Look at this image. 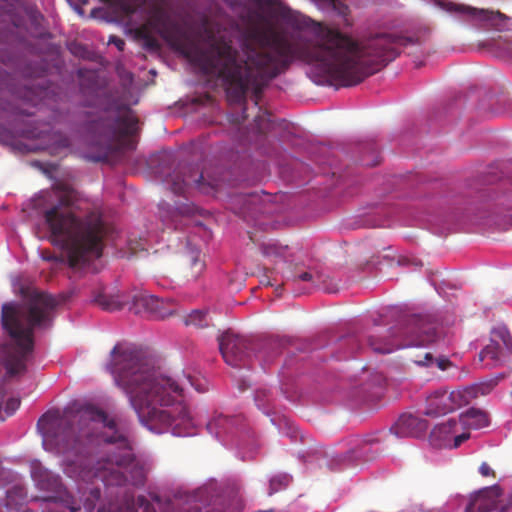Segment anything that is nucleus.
<instances>
[{"label": "nucleus", "instance_id": "1", "mask_svg": "<svg viewBox=\"0 0 512 512\" xmlns=\"http://www.w3.org/2000/svg\"><path fill=\"white\" fill-rule=\"evenodd\" d=\"M261 1L272 7L273 16L293 32L287 33L263 19L244 38L241 51L223 38H212L205 49L189 46L183 51L205 75L222 81L228 99L234 103L244 104L251 92L258 106L263 89L295 59L314 65L340 86L352 87L395 60L402 47L415 43L412 38L389 33L354 39L279 0Z\"/></svg>", "mask_w": 512, "mask_h": 512}, {"label": "nucleus", "instance_id": "2", "mask_svg": "<svg viewBox=\"0 0 512 512\" xmlns=\"http://www.w3.org/2000/svg\"><path fill=\"white\" fill-rule=\"evenodd\" d=\"M37 425L44 444L62 456L64 472L83 482L78 484L77 500L64 488L58 475L34 461L31 476L40 490L50 493L44 501L58 503L70 512H78L81 507L94 512L101 490L93 480L108 486L143 482L142 470L138 469L126 436L103 410L86 405L63 415L46 413Z\"/></svg>", "mask_w": 512, "mask_h": 512}, {"label": "nucleus", "instance_id": "3", "mask_svg": "<svg viewBox=\"0 0 512 512\" xmlns=\"http://www.w3.org/2000/svg\"><path fill=\"white\" fill-rule=\"evenodd\" d=\"M110 356L108 369L145 427L157 434H190L194 423L185 404L186 385L198 392H204V387L191 376L181 383L162 374L152 358L126 343L116 344Z\"/></svg>", "mask_w": 512, "mask_h": 512}, {"label": "nucleus", "instance_id": "4", "mask_svg": "<svg viewBox=\"0 0 512 512\" xmlns=\"http://www.w3.org/2000/svg\"><path fill=\"white\" fill-rule=\"evenodd\" d=\"M53 195L56 202L43 213L50 241L64 250L72 269H82L102 256L104 240L112 228L101 211L91 209L73 188L57 184Z\"/></svg>", "mask_w": 512, "mask_h": 512}, {"label": "nucleus", "instance_id": "5", "mask_svg": "<svg viewBox=\"0 0 512 512\" xmlns=\"http://www.w3.org/2000/svg\"><path fill=\"white\" fill-rule=\"evenodd\" d=\"M59 301L50 294L37 293L27 307L5 304L2 307V326L11 338L2 346L1 356L9 378L22 375L34 349V329L45 327L51 321Z\"/></svg>", "mask_w": 512, "mask_h": 512}, {"label": "nucleus", "instance_id": "6", "mask_svg": "<svg viewBox=\"0 0 512 512\" xmlns=\"http://www.w3.org/2000/svg\"><path fill=\"white\" fill-rule=\"evenodd\" d=\"M385 336L371 334L368 345L373 351L389 354L396 349L430 344L440 337L438 325L429 315H404L399 328H390Z\"/></svg>", "mask_w": 512, "mask_h": 512}, {"label": "nucleus", "instance_id": "7", "mask_svg": "<svg viewBox=\"0 0 512 512\" xmlns=\"http://www.w3.org/2000/svg\"><path fill=\"white\" fill-rule=\"evenodd\" d=\"M137 125L138 119L133 111L127 106H119L91 123L89 130L93 144L100 147L106 157L112 151L129 147L127 137L137 132Z\"/></svg>", "mask_w": 512, "mask_h": 512}, {"label": "nucleus", "instance_id": "8", "mask_svg": "<svg viewBox=\"0 0 512 512\" xmlns=\"http://www.w3.org/2000/svg\"><path fill=\"white\" fill-rule=\"evenodd\" d=\"M152 30L163 39L172 41L178 31V25L164 7L156 5L151 9L148 21L136 29V36L143 41L147 50L158 51L161 45L152 34Z\"/></svg>", "mask_w": 512, "mask_h": 512}, {"label": "nucleus", "instance_id": "9", "mask_svg": "<svg viewBox=\"0 0 512 512\" xmlns=\"http://www.w3.org/2000/svg\"><path fill=\"white\" fill-rule=\"evenodd\" d=\"M171 191L177 195H185L192 187L204 194L217 190L219 180L211 178L206 180L203 173L198 175V168L193 165L180 164L166 179Z\"/></svg>", "mask_w": 512, "mask_h": 512}, {"label": "nucleus", "instance_id": "10", "mask_svg": "<svg viewBox=\"0 0 512 512\" xmlns=\"http://www.w3.org/2000/svg\"><path fill=\"white\" fill-rule=\"evenodd\" d=\"M219 350L224 361L233 367H240L251 357L252 346L249 340L227 331L218 337Z\"/></svg>", "mask_w": 512, "mask_h": 512}, {"label": "nucleus", "instance_id": "11", "mask_svg": "<svg viewBox=\"0 0 512 512\" xmlns=\"http://www.w3.org/2000/svg\"><path fill=\"white\" fill-rule=\"evenodd\" d=\"M441 7L452 14L467 17L480 22L486 27L501 30L506 26L508 17L499 11L486 9H477L468 5L458 4L454 2H443Z\"/></svg>", "mask_w": 512, "mask_h": 512}, {"label": "nucleus", "instance_id": "12", "mask_svg": "<svg viewBox=\"0 0 512 512\" xmlns=\"http://www.w3.org/2000/svg\"><path fill=\"white\" fill-rule=\"evenodd\" d=\"M512 352V336L505 326L492 330L490 343L479 353L480 361H487L486 366L495 367Z\"/></svg>", "mask_w": 512, "mask_h": 512}, {"label": "nucleus", "instance_id": "13", "mask_svg": "<svg viewBox=\"0 0 512 512\" xmlns=\"http://www.w3.org/2000/svg\"><path fill=\"white\" fill-rule=\"evenodd\" d=\"M462 406H465V400L461 390L448 392L445 389H439L427 397L425 415L439 417Z\"/></svg>", "mask_w": 512, "mask_h": 512}, {"label": "nucleus", "instance_id": "14", "mask_svg": "<svg viewBox=\"0 0 512 512\" xmlns=\"http://www.w3.org/2000/svg\"><path fill=\"white\" fill-rule=\"evenodd\" d=\"M501 488L498 485L483 488L471 496L466 512H490L493 510L506 512L508 507L500 505Z\"/></svg>", "mask_w": 512, "mask_h": 512}, {"label": "nucleus", "instance_id": "15", "mask_svg": "<svg viewBox=\"0 0 512 512\" xmlns=\"http://www.w3.org/2000/svg\"><path fill=\"white\" fill-rule=\"evenodd\" d=\"M133 309L135 313H147L157 319H164L173 313L171 307H166L165 300L146 293L133 297Z\"/></svg>", "mask_w": 512, "mask_h": 512}, {"label": "nucleus", "instance_id": "16", "mask_svg": "<svg viewBox=\"0 0 512 512\" xmlns=\"http://www.w3.org/2000/svg\"><path fill=\"white\" fill-rule=\"evenodd\" d=\"M427 429V420L413 414H402L390 430L397 437H420Z\"/></svg>", "mask_w": 512, "mask_h": 512}, {"label": "nucleus", "instance_id": "17", "mask_svg": "<svg viewBox=\"0 0 512 512\" xmlns=\"http://www.w3.org/2000/svg\"><path fill=\"white\" fill-rule=\"evenodd\" d=\"M458 421L449 419L433 428L430 433V444L437 448H447L452 442V436L457 432Z\"/></svg>", "mask_w": 512, "mask_h": 512}, {"label": "nucleus", "instance_id": "18", "mask_svg": "<svg viewBox=\"0 0 512 512\" xmlns=\"http://www.w3.org/2000/svg\"><path fill=\"white\" fill-rule=\"evenodd\" d=\"M183 265L185 276L190 279H197L205 269L201 251L196 248L189 249L184 255Z\"/></svg>", "mask_w": 512, "mask_h": 512}, {"label": "nucleus", "instance_id": "19", "mask_svg": "<svg viewBox=\"0 0 512 512\" xmlns=\"http://www.w3.org/2000/svg\"><path fill=\"white\" fill-rule=\"evenodd\" d=\"M496 385V380H489L462 389L461 393L465 400V405H468L473 399L479 396L488 395L489 393H491V391L495 388Z\"/></svg>", "mask_w": 512, "mask_h": 512}, {"label": "nucleus", "instance_id": "20", "mask_svg": "<svg viewBox=\"0 0 512 512\" xmlns=\"http://www.w3.org/2000/svg\"><path fill=\"white\" fill-rule=\"evenodd\" d=\"M460 423L469 428L479 429L488 425V416L485 412L471 408L460 415Z\"/></svg>", "mask_w": 512, "mask_h": 512}, {"label": "nucleus", "instance_id": "21", "mask_svg": "<svg viewBox=\"0 0 512 512\" xmlns=\"http://www.w3.org/2000/svg\"><path fill=\"white\" fill-rule=\"evenodd\" d=\"M295 281H305V282H313L315 284H321L323 289L328 293H335L338 291V287L335 283L332 282L328 276H323L322 274H312L310 272H303L294 278Z\"/></svg>", "mask_w": 512, "mask_h": 512}, {"label": "nucleus", "instance_id": "22", "mask_svg": "<svg viewBox=\"0 0 512 512\" xmlns=\"http://www.w3.org/2000/svg\"><path fill=\"white\" fill-rule=\"evenodd\" d=\"M94 302L106 311L121 310L126 303L125 301L120 300L119 296L108 295L105 293L97 294L94 297Z\"/></svg>", "mask_w": 512, "mask_h": 512}, {"label": "nucleus", "instance_id": "23", "mask_svg": "<svg viewBox=\"0 0 512 512\" xmlns=\"http://www.w3.org/2000/svg\"><path fill=\"white\" fill-rule=\"evenodd\" d=\"M287 246L278 245L275 242H265L261 245V251L264 257L269 259H283L285 257Z\"/></svg>", "mask_w": 512, "mask_h": 512}, {"label": "nucleus", "instance_id": "24", "mask_svg": "<svg viewBox=\"0 0 512 512\" xmlns=\"http://www.w3.org/2000/svg\"><path fill=\"white\" fill-rule=\"evenodd\" d=\"M291 480V476L286 473L274 475L269 481L268 495L272 496L279 491L285 490L289 486Z\"/></svg>", "mask_w": 512, "mask_h": 512}, {"label": "nucleus", "instance_id": "25", "mask_svg": "<svg viewBox=\"0 0 512 512\" xmlns=\"http://www.w3.org/2000/svg\"><path fill=\"white\" fill-rule=\"evenodd\" d=\"M235 201L241 204V208L238 213L242 215L248 214L252 210H256L260 198L257 194L239 195L235 198Z\"/></svg>", "mask_w": 512, "mask_h": 512}, {"label": "nucleus", "instance_id": "26", "mask_svg": "<svg viewBox=\"0 0 512 512\" xmlns=\"http://www.w3.org/2000/svg\"><path fill=\"white\" fill-rule=\"evenodd\" d=\"M231 422L232 419L218 415L207 423L206 428L210 434L219 437L222 431H225Z\"/></svg>", "mask_w": 512, "mask_h": 512}, {"label": "nucleus", "instance_id": "27", "mask_svg": "<svg viewBox=\"0 0 512 512\" xmlns=\"http://www.w3.org/2000/svg\"><path fill=\"white\" fill-rule=\"evenodd\" d=\"M415 363L421 366H432L435 364L442 371L447 370L452 365L451 361L447 358L435 359L430 352H426L422 359H416Z\"/></svg>", "mask_w": 512, "mask_h": 512}, {"label": "nucleus", "instance_id": "28", "mask_svg": "<svg viewBox=\"0 0 512 512\" xmlns=\"http://www.w3.org/2000/svg\"><path fill=\"white\" fill-rule=\"evenodd\" d=\"M4 402V392L0 386V421H4L6 417L13 415L20 407L21 401L19 398H9L5 403L4 413L2 411V405Z\"/></svg>", "mask_w": 512, "mask_h": 512}, {"label": "nucleus", "instance_id": "29", "mask_svg": "<svg viewBox=\"0 0 512 512\" xmlns=\"http://www.w3.org/2000/svg\"><path fill=\"white\" fill-rule=\"evenodd\" d=\"M137 507V498L126 495L115 508L110 507L109 512H138Z\"/></svg>", "mask_w": 512, "mask_h": 512}, {"label": "nucleus", "instance_id": "30", "mask_svg": "<svg viewBox=\"0 0 512 512\" xmlns=\"http://www.w3.org/2000/svg\"><path fill=\"white\" fill-rule=\"evenodd\" d=\"M207 317L208 315L206 312L195 310L186 317L185 323L199 328L207 327L209 325Z\"/></svg>", "mask_w": 512, "mask_h": 512}, {"label": "nucleus", "instance_id": "31", "mask_svg": "<svg viewBox=\"0 0 512 512\" xmlns=\"http://www.w3.org/2000/svg\"><path fill=\"white\" fill-rule=\"evenodd\" d=\"M255 124L259 133L265 134L272 127V120L270 113L264 111L255 117Z\"/></svg>", "mask_w": 512, "mask_h": 512}, {"label": "nucleus", "instance_id": "32", "mask_svg": "<svg viewBox=\"0 0 512 512\" xmlns=\"http://www.w3.org/2000/svg\"><path fill=\"white\" fill-rule=\"evenodd\" d=\"M137 503L139 508H142V512H157L155 507L143 495L137 497Z\"/></svg>", "mask_w": 512, "mask_h": 512}, {"label": "nucleus", "instance_id": "33", "mask_svg": "<svg viewBox=\"0 0 512 512\" xmlns=\"http://www.w3.org/2000/svg\"><path fill=\"white\" fill-rule=\"evenodd\" d=\"M470 433L469 432H463L459 435H453L452 436V442L448 446V448H457L459 447L464 441L469 439Z\"/></svg>", "mask_w": 512, "mask_h": 512}, {"label": "nucleus", "instance_id": "34", "mask_svg": "<svg viewBox=\"0 0 512 512\" xmlns=\"http://www.w3.org/2000/svg\"><path fill=\"white\" fill-rule=\"evenodd\" d=\"M267 395H266V392L265 391H257L256 394H255V402L257 404V406L262 409L265 413H268L266 410H265V405L263 403V400L264 398H266Z\"/></svg>", "mask_w": 512, "mask_h": 512}, {"label": "nucleus", "instance_id": "35", "mask_svg": "<svg viewBox=\"0 0 512 512\" xmlns=\"http://www.w3.org/2000/svg\"><path fill=\"white\" fill-rule=\"evenodd\" d=\"M479 472L484 477L495 476V472L491 469V467L486 462H483L480 465Z\"/></svg>", "mask_w": 512, "mask_h": 512}, {"label": "nucleus", "instance_id": "36", "mask_svg": "<svg viewBox=\"0 0 512 512\" xmlns=\"http://www.w3.org/2000/svg\"><path fill=\"white\" fill-rule=\"evenodd\" d=\"M110 42L114 43L120 51L124 50L125 42L121 38L113 36L111 37Z\"/></svg>", "mask_w": 512, "mask_h": 512}, {"label": "nucleus", "instance_id": "37", "mask_svg": "<svg viewBox=\"0 0 512 512\" xmlns=\"http://www.w3.org/2000/svg\"><path fill=\"white\" fill-rule=\"evenodd\" d=\"M82 49H83V48H82L80 45H78V44H72V45H71V48H70V50H71V52H72L73 54H75V55H80V56H83V54H82V53H80V51H81Z\"/></svg>", "mask_w": 512, "mask_h": 512}, {"label": "nucleus", "instance_id": "38", "mask_svg": "<svg viewBox=\"0 0 512 512\" xmlns=\"http://www.w3.org/2000/svg\"><path fill=\"white\" fill-rule=\"evenodd\" d=\"M59 146L67 148L70 146V140L67 137H61L59 140Z\"/></svg>", "mask_w": 512, "mask_h": 512}, {"label": "nucleus", "instance_id": "39", "mask_svg": "<svg viewBox=\"0 0 512 512\" xmlns=\"http://www.w3.org/2000/svg\"><path fill=\"white\" fill-rule=\"evenodd\" d=\"M189 208H185V210L181 211V214H189Z\"/></svg>", "mask_w": 512, "mask_h": 512}, {"label": "nucleus", "instance_id": "40", "mask_svg": "<svg viewBox=\"0 0 512 512\" xmlns=\"http://www.w3.org/2000/svg\"><path fill=\"white\" fill-rule=\"evenodd\" d=\"M256 512H273V510L272 509H269V510H258Z\"/></svg>", "mask_w": 512, "mask_h": 512}, {"label": "nucleus", "instance_id": "41", "mask_svg": "<svg viewBox=\"0 0 512 512\" xmlns=\"http://www.w3.org/2000/svg\"><path fill=\"white\" fill-rule=\"evenodd\" d=\"M267 344H268L269 346H275V345H277V344H276V343H274V342H269V343H267Z\"/></svg>", "mask_w": 512, "mask_h": 512}, {"label": "nucleus", "instance_id": "42", "mask_svg": "<svg viewBox=\"0 0 512 512\" xmlns=\"http://www.w3.org/2000/svg\"><path fill=\"white\" fill-rule=\"evenodd\" d=\"M102 510H103V508H102V507H99V508H98V512H101Z\"/></svg>", "mask_w": 512, "mask_h": 512}, {"label": "nucleus", "instance_id": "43", "mask_svg": "<svg viewBox=\"0 0 512 512\" xmlns=\"http://www.w3.org/2000/svg\"><path fill=\"white\" fill-rule=\"evenodd\" d=\"M510 506H512V496H511V500H510V503H509Z\"/></svg>", "mask_w": 512, "mask_h": 512}]
</instances>
